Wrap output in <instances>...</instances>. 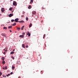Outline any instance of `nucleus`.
<instances>
[{
  "label": "nucleus",
  "mask_w": 78,
  "mask_h": 78,
  "mask_svg": "<svg viewBox=\"0 0 78 78\" xmlns=\"http://www.w3.org/2000/svg\"><path fill=\"white\" fill-rule=\"evenodd\" d=\"M13 5L14 6H16L17 5V3H16V2L13 1Z\"/></svg>",
  "instance_id": "nucleus-1"
},
{
  "label": "nucleus",
  "mask_w": 78,
  "mask_h": 78,
  "mask_svg": "<svg viewBox=\"0 0 78 78\" xmlns=\"http://www.w3.org/2000/svg\"><path fill=\"white\" fill-rule=\"evenodd\" d=\"M5 11V8H2L1 9V11L2 12H4V11Z\"/></svg>",
  "instance_id": "nucleus-2"
},
{
  "label": "nucleus",
  "mask_w": 78,
  "mask_h": 78,
  "mask_svg": "<svg viewBox=\"0 0 78 78\" xmlns=\"http://www.w3.org/2000/svg\"><path fill=\"white\" fill-rule=\"evenodd\" d=\"M13 14L12 13V14H10L9 16V17H12V16H13Z\"/></svg>",
  "instance_id": "nucleus-3"
},
{
  "label": "nucleus",
  "mask_w": 78,
  "mask_h": 78,
  "mask_svg": "<svg viewBox=\"0 0 78 78\" xmlns=\"http://www.w3.org/2000/svg\"><path fill=\"white\" fill-rule=\"evenodd\" d=\"M18 20H19V19L16 18L15 19V21L16 22H19Z\"/></svg>",
  "instance_id": "nucleus-4"
},
{
  "label": "nucleus",
  "mask_w": 78,
  "mask_h": 78,
  "mask_svg": "<svg viewBox=\"0 0 78 78\" xmlns=\"http://www.w3.org/2000/svg\"><path fill=\"white\" fill-rule=\"evenodd\" d=\"M18 22H19L20 23H24L25 22L23 21H18Z\"/></svg>",
  "instance_id": "nucleus-5"
},
{
  "label": "nucleus",
  "mask_w": 78,
  "mask_h": 78,
  "mask_svg": "<svg viewBox=\"0 0 78 78\" xmlns=\"http://www.w3.org/2000/svg\"><path fill=\"white\" fill-rule=\"evenodd\" d=\"M20 37H21L22 38H23V37H24V35H20L19 36Z\"/></svg>",
  "instance_id": "nucleus-6"
},
{
  "label": "nucleus",
  "mask_w": 78,
  "mask_h": 78,
  "mask_svg": "<svg viewBox=\"0 0 78 78\" xmlns=\"http://www.w3.org/2000/svg\"><path fill=\"white\" fill-rule=\"evenodd\" d=\"M2 35L3 36H4V37H6V34H5L4 33H2Z\"/></svg>",
  "instance_id": "nucleus-7"
},
{
  "label": "nucleus",
  "mask_w": 78,
  "mask_h": 78,
  "mask_svg": "<svg viewBox=\"0 0 78 78\" xmlns=\"http://www.w3.org/2000/svg\"><path fill=\"white\" fill-rule=\"evenodd\" d=\"M32 14H36V12L35 11H34L32 12Z\"/></svg>",
  "instance_id": "nucleus-8"
},
{
  "label": "nucleus",
  "mask_w": 78,
  "mask_h": 78,
  "mask_svg": "<svg viewBox=\"0 0 78 78\" xmlns=\"http://www.w3.org/2000/svg\"><path fill=\"white\" fill-rule=\"evenodd\" d=\"M22 47H23V48H25V44H23L22 45Z\"/></svg>",
  "instance_id": "nucleus-9"
},
{
  "label": "nucleus",
  "mask_w": 78,
  "mask_h": 78,
  "mask_svg": "<svg viewBox=\"0 0 78 78\" xmlns=\"http://www.w3.org/2000/svg\"><path fill=\"white\" fill-rule=\"evenodd\" d=\"M32 27V23H30L29 25V27L30 28V27Z\"/></svg>",
  "instance_id": "nucleus-10"
},
{
  "label": "nucleus",
  "mask_w": 78,
  "mask_h": 78,
  "mask_svg": "<svg viewBox=\"0 0 78 78\" xmlns=\"http://www.w3.org/2000/svg\"><path fill=\"white\" fill-rule=\"evenodd\" d=\"M12 70H14V69H15V67L13 66L12 67Z\"/></svg>",
  "instance_id": "nucleus-11"
},
{
  "label": "nucleus",
  "mask_w": 78,
  "mask_h": 78,
  "mask_svg": "<svg viewBox=\"0 0 78 78\" xmlns=\"http://www.w3.org/2000/svg\"><path fill=\"white\" fill-rule=\"evenodd\" d=\"M33 2V0H31V2H30V4H32Z\"/></svg>",
  "instance_id": "nucleus-12"
},
{
  "label": "nucleus",
  "mask_w": 78,
  "mask_h": 78,
  "mask_svg": "<svg viewBox=\"0 0 78 78\" xmlns=\"http://www.w3.org/2000/svg\"><path fill=\"white\" fill-rule=\"evenodd\" d=\"M28 9H31V6L29 5L28 7Z\"/></svg>",
  "instance_id": "nucleus-13"
},
{
  "label": "nucleus",
  "mask_w": 78,
  "mask_h": 78,
  "mask_svg": "<svg viewBox=\"0 0 78 78\" xmlns=\"http://www.w3.org/2000/svg\"><path fill=\"white\" fill-rule=\"evenodd\" d=\"M3 29H5V30H7V27H3Z\"/></svg>",
  "instance_id": "nucleus-14"
},
{
  "label": "nucleus",
  "mask_w": 78,
  "mask_h": 78,
  "mask_svg": "<svg viewBox=\"0 0 78 78\" xmlns=\"http://www.w3.org/2000/svg\"><path fill=\"white\" fill-rule=\"evenodd\" d=\"M14 54V52L12 51L10 53L11 55H12V54Z\"/></svg>",
  "instance_id": "nucleus-15"
},
{
  "label": "nucleus",
  "mask_w": 78,
  "mask_h": 78,
  "mask_svg": "<svg viewBox=\"0 0 78 78\" xmlns=\"http://www.w3.org/2000/svg\"><path fill=\"white\" fill-rule=\"evenodd\" d=\"M12 8H10L9 9V11H12Z\"/></svg>",
  "instance_id": "nucleus-16"
},
{
  "label": "nucleus",
  "mask_w": 78,
  "mask_h": 78,
  "mask_svg": "<svg viewBox=\"0 0 78 78\" xmlns=\"http://www.w3.org/2000/svg\"><path fill=\"white\" fill-rule=\"evenodd\" d=\"M17 30H20V28L18 27H17Z\"/></svg>",
  "instance_id": "nucleus-17"
},
{
  "label": "nucleus",
  "mask_w": 78,
  "mask_h": 78,
  "mask_svg": "<svg viewBox=\"0 0 78 78\" xmlns=\"http://www.w3.org/2000/svg\"><path fill=\"white\" fill-rule=\"evenodd\" d=\"M24 27H25V26H23L22 27V28H21V30H23V28H24Z\"/></svg>",
  "instance_id": "nucleus-18"
},
{
  "label": "nucleus",
  "mask_w": 78,
  "mask_h": 78,
  "mask_svg": "<svg viewBox=\"0 0 78 78\" xmlns=\"http://www.w3.org/2000/svg\"><path fill=\"white\" fill-rule=\"evenodd\" d=\"M2 61H3V60H4V59H5V57H3L2 58Z\"/></svg>",
  "instance_id": "nucleus-19"
},
{
  "label": "nucleus",
  "mask_w": 78,
  "mask_h": 78,
  "mask_svg": "<svg viewBox=\"0 0 78 78\" xmlns=\"http://www.w3.org/2000/svg\"><path fill=\"white\" fill-rule=\"evenodd\" d=\"M44 9H45V7L44 8V7L43 6V7H42V9H43V10H44Z\"/></svg>",
  "instance_id": "nucleus-20"
},
{
  "label": "nucleus",
  "mask_w": 78,
  "mask_h": 78,
  "mask_svg": "<svg viewBox=\"0 0 78 78\" xmlns=\"http://www.w3.org/2000/svg\"><path fill=\"white\" fill-rule=\"evenodd\" d=\"M28 35V36H29V37H30V36H31V34L30 33H29Z\"/></svg>",
  "instance_id": "nucleus-21"
},
{
  "label": "nucleus",
  "mask_w": 78,
  "mask_h": 78,
  "mask_svg": "<svg viewBox=\"0 0 78 78\" xmlns=\"http://www.w3.org/2000/svg\"><path fill=\"white\" fill-rule=\"evenodd\" d=\"M2 63L3 64H5V61H2Z\"/></svg>",
  "instance_id": "nucleus-22"
},
{
  "label": "nucleus",
  "mask_w": 78,
  "mask_h": 78,
  "mask_svg": "<svg viewBox=\"0 0 78 78\" xmlns=\"http://www.w3.org/2000/svg\"><path fill=\"white\" fill-rule=\"evenodd\" d=\"M2 75V73L0 71V76H1V75Z\"/></svg>",
  "instance_id": "nucleus-23"
},
{
  "label": "nucleus",
  "mask_w": 78,
  "mask_h": 78,
  "mask_svg": "<svg viewBox=\"0 0 78 78\" xmlns=\"http://www.w3.org/2000/svg\"><path fill=\"white\" fill-rule=\"evenodd\" d=\"M26 20H27V21H28V18L27 17L26 18Z\"/></svg>",
  "instance_id": "nucleus-24"
},
{
  "label": "nucleus",
  "mask_w": 78,
  "mask_h": 78,
  "mask_svg": "<svg viewBox=\"0 0 78 78\" xmlns=\"http://www.w3.org/2000/svg\"><path fill=\"white\" fill-rule=\"evenodd\" d=\"M14 21H15V20H11V22H14Z\"/></svg>",
  "instance_id": "nucleus-25"
},
{
  "label": "nucleus",
  "mask_w": 78,
  "mask_h": 78,
  "mask_svg": "<svg viewBox=\"0 0 78 78\" xmlns=\"http://www.w3.org/2000/svg\"><path fill=\"white\" fill-rule=\"evenodd\" d=\"M12 28V26H9V28Z\"/></svg>",
  "instance_id": "nucleus-26"
},
{
  "label": "nucleus",
  "mask_w": 78,
  "mask_h": 78,
  "mask_svg": "<svg viewBox=\"0 0 78 78\" xmlns=\"http://www.w3.org/2000/svg\"><path fill=\"white\" fill-rule=\"evenodd\" d=\"M9 75H10V74H8L6 75V76H9Z\"/></svg>",
  "instance_id": "nucleus-27"
},
{
  "label": "nucleus",
  "mask_w": 78,
  "mask_h": 78,
  "mask_svg": "<svg viewBox=\"0 0 78 78\" xmlns=\"http://www.w3.org/2000/svg\"><path fill=\"white\" fill-rule=\"evenodd\" d=\"M16 25V23H15L13 24V26H15Z\"/></svg>",
  "instance_id": "nucleus-28"
},
{
  "label": "nucleus",
  "mask_w": 78,
  "mask_h": 78,
  "mask_svg": "<svg viewBox=\"0 0 78 78\" xmlns=\"http://www.w3.org/2000/svg\"><path fill=\"white\" fill-rule=\"evenodd\" d=\"M11 58L13 59H14V57H13L12 56Z\"/></svg>",
  "instance_id": "nucleus-29"
},
{
  "label": "nucleus",
  "mask_w": 78,
  "mask_h": 78,
  "mask_svg": "<svg viewBox=\"0 0 78 78\" xmlns=\"http://www.w3.org/2000/svg\"><path fill=\"white\" fill-rule=\"evenodd\" d=\"M27 35H28V34H30V33H29V31H28L27 32Z\"/></svg>",
  "instance_id": "nucleus-30"
},
{
  "label": "nucleus",
  "mask_w": 78,
  "mask_h": 78,
  "mask_svg": "<svg viewBox=\"0 0 78 78\" xmlns=\"http://www.w3.org/2000/svg\"><path fill=\"white\" fill-rule=\"evenodd\" d=\"M5 69H7V67L5 66Z\"/></svg>",
  "instance_id": "nucleus-31"
},
{
  "label": "nucleus",
  "mask_w": 78,
  "mask_h": 78,
  "mask_svg": "<svg viewBox=\"0 0 78 78\" xmlns=\"http://www.w3.org/2000/svg\"><path fill=\"white\" fill-rule=\"evenodd\" d=\"M43 37H45V34H44Z\"/></svg>",
  "instance_id": "nucleus-32"
},
{
  "label": "nucleus",
  "mask_w": 78,
  "mask_h": 78,
  "mask_svg": "<svg viewBox=\"0 0 78 78\" xmlns=\"http://www.w3.org/2000/svg\"><path fill=\"white\" fill-rule=\"evenodd\" d=\"M25 12H23V14H25Z\"/></svg>",
  "instance_id": "nucleus-33"
},
{
  "label": "nucleus",
  "mask_w": 78,
  "mask_h": 78,
  "mask_svg": "<svg viewBox=\"0 0 78 78\" xmlns=\"http://www.w3.org/2000/svg\"><path fill=\"white\" fill-rule=\"evenodd\" d=\"M24 17V16L23 15H22L21 16V17Z\"/></svg>",
  "instance_id": "nucleus-34"
},
{
  "label": "nucleus",
  "mask_w": 78,
  "mask_h": 78,
  "mask_svg": "<svg viewBox=\"0 0 78 78\" xmlns=\"http://www.w3.org/2000/svg\"><path fill=\"white\" fill-rule=\"evenodd\" d=\"M26 47V48H28V45H27Z\"/></svg>",
  "instance_id": "nucleus-35"
},
{
  "label": "nucleus",
  "mask_w": 78,
  "mask_h": 78,
  "mask_svg": "<svg viewBox=\"0 0 78 78\" xmlns=\"http://www.w3.org/2000/svg\"><path fill=\"white\" fill-rule=\"evenodd\" d=\"M3 53V54H4V55H5V52H4Z\"/></svg>",
  "instance_id": "nucleus-36"
},
{
  "label": "nucleus",
  "mask_w": 78,
  "mask_h": 78,
  "mask_svg": "<svg viewBox=\"0 0 78 78\" xmlns=\"http://www.w3.org/2000/svg\"><path fill=\"white\" fill-rule=\"evenodd\" d=\"M12 73H13L12 72H11V73H10V74L11 75H12Z\"/></svg>",
  "instance_id": "nucleus-37"
},
{
  "label": "nucleus",
  "mask_w": 78,
  "mask_h": 78,
  "mask_svg": "<svg viewBox=\"0 0 78 78\" xmlns=\"http://www.w3.org/2000/svg\"><path fill=\"white\" fill-rule=\"evenodd\" d=\"M23 34H24V35H25V34L24 33H23Z\"/></svg>",
  "instance_id": "nucleus-38"
},
{
  "label": "nucleus",
  "mask_w": 78,
  "mask_h": 78,
  "mask_svg": "<svg viewBox=\"0 0 78 78\" xmlns=\"http://www.w3.org/2000/svg\"><path fill=\"white\" fill-rule=\"evenodd\" d=\"M10 32H12V31H11V30H10Z\"/></svg>",
  "instance_id": "nucleus-39"
},
{
  "label": "nucleus",
  "mask_w": 78,
  "mask_h": 78,
  "mask_svg": "<svg viewBox=\"0 0 78 78\" xmlns=\"http://www.w3.org/2000/svg\"><path fill=\"white\" fill-rule=\"evenodd\" d=\"M41 23H42V22H43V21H41Z\"/></svg>",
  "instance_id": "nucleus-40"
},
{
  "label": "nucleus",
  "mask_w": 78,
  "mask_h": 78,
  "mask_svg": "<svg viewBox=\"0 0 78 78\" xmlns=\"http://www.w3.org/2000/svg\"><path fill=\"white\" fill-rule=\"evenodd\" d=\"M18 78H20V77L19 76V77H18Z\"/></svg>",
  "instance_id": "nucleus-41"
},
{
  "label": "nucleus",
  "mask_w": 78,
  "mask_h": 78,
  "mask_svg": "<svg viewBox=\"0 0 78 78\" xmlns=\"http://www.w3.org/2000/svg\"><path fill=\"white\" fill-rule=\"evenodd\" d=\"M43 39H44V38H45V37H43Z\"/></svg>",
  "instance_id": "nucleus-42"
},
{
  "label": "nucleus",
  "mask_w": 78,
  "mask_h": 78,
  "mask_svg": "<svg viewBox=\"0 0 78 78\" xmlns=\"http://www.w3.org/2000/svg\"><path fill=\"white\" fill-rule=\"evenodd\" d=\"M17 64H19V63L17 62Z\"/></svg>",
  "instance_id": "nucleus-43"
},
{
  "label": "nucleus",
  "mask_w": 78,
  "mask_h": 78,
  "mask_svg": "<svg viewBox=\"0 0 78 78\" xmlns=\"http://www.w3.org/2000/svg\"><path fill=\"white\" fill-rule=\"evenodd\" d=\"M3 69H4V70H5V68H3Z\"/></svg>",
  "instance_id": "nucleus-44"
},
{
  "label": "nucleus",
  "mask_w": 78,
  "mask_h": 78,
  "mask_svg": "<svg viewBox=\"0 0 78 78\" xmlns=\"http://www.w3.org/2000/svg\"><path fill=\"white\" fill-rule=\"evenodd\" d=\"M11 25H12V26H13V24H12Z\"/></svg>",
  "instance_id": "nucleus-45"
},
{
  "label": "nucleus",
  "mask_w": 78,
  "mask_h": 78,
  "mask_svg": "<svg viewBox=\"0 0 78 78\" xmlns=\"http://www.w3.org/2000/svg\"><path fill=\"white\" fill-rule=\"evenodd\" d=\"M13 1V0H10L11 2V1Z\"/></svg>",
  "instance_id": "nucleus-46"
},
{
  "label": "nucleus",
  "mask_w": 78,
  "mask_h": 78,
  "mask_svg": "<svg viewBox=\"0 0 78 78\" xmlns=\"http://www.w3.org/2000/svg\"><path fill=\"white\" fill-rule=\"evenodd\" d=\"M54 30H55V27H54Z\"/></svg>",
  "instance_id": "nucleus-47"
},
{
  "label": "nucleus",
  "mask_w": 78,
  "mask_h": 78,
  "mask_svg": "<svg viewBox=\"0 0 78 78\" xmlns=\"http://www.w3.org/2000/svg\"><path fill=\"white\" fill-rule=\"evenodd\" d=\"M7 51V50H5V51Z\"/></svg>",
  "instance_id": "nucleus-48"
},
{
  "label": "nucleus",
  "mask_w": 78,
  "mask_h": 78,
  "mask_svg": "<svg viewBox=\"0 0 78 78\" xmlns=\"http://www.w3.org/2000/svg\"><path fill=\"white\" fill-rule=\"evenodd\" d=\"M15 50H14L13 51H14Z\"/></svg>",
  "instance_id": "nucleus-49"
},
{
  "label": "nucleus",
  "mask_w": 78,
  "mask_h": 78,
  "mask_svg": "<svg viewBox=\"0 0 78 78\" xmlns=\"http://www.w3.org/2000/svg\"><path fill=\"white\" fill-rule=\"evenodd\" d=\"M12 12H13V11H12Z\"/></svg>",
  "instance_id": "nucleus-50"
},
{
  "label": "nucleus",
  "mask_w": 78,
  "mask_h": 78,
  "mask_svg": "<svg viewBox=\"0 0 78 78\" xmlns=\"http://www.w3.org/2000/svg\"><path fill=\"white\" fill-rule=\"evenodd\" d=\"M27 59H28V57H27Z\"/></svg>",
  "instance_id": "nucleus-51"
},
{
  "label": "nucleus",
  "mask_w": 78,
  "mask_h": 78,
  "mask_svg": "<svg viewBox=\"0 0 78 78\" xmlns=\"http://www.w3.org/2000/svg\"><path fill=\"white\" fill-rule=\"evenodd\" d=\"M4 50H5V49H4Z\"/></svg>",
  "instance_id": "nucleus-52"
}]
</instances>
